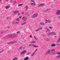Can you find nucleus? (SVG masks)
<instances>
[{
	"mask_svg": "<svg viewBox=\"0 0 60 60\" xmlns=\"http://www.w3.org/2000/svg\"><path fill=\"white\" fill-rule=\"evenodd\" d=\"M50 30H49V29H47V30L46 31V32H48V31H50Z\"/></svg>",
	"mask_w": 60,
	"mask_h": 60,
	"instance_id": "obj_25",
	"label": "nucleus"
},
{
	"mask_svg": "<svg viewBox=\"0 0 60 60\" xmlns=\"http://www.w3.org/2000/svg\"><path fill=\"white\" fill-rule=\"evenodd\" d=\"M16 42V41H14L13 42H11L10 43H8V44H13V43H15V42Z\"/></svg>",
	"mask_w": 60,
	"mask_h": 60,
	"instance_id": "obj_7",
	"label": "nucleus"
},
{
	"mask_svg": "<svg viewBox=\"0 0 60 60\" xmlns=\"http://www.w3.org/2000/svg\"><path fill=\"white\" fill-rule=\"evenodd\" d=\"M9 7H9V6H6L5 7V8H6L7 9L9 8Z\"/></svg>",
	"mask_w": 60,
	"mask_h": 60,
	"instance_id": "obj_23",
	"label": "nucleus"
},
{
	"mask_svg": "<svg viewBox=\"0 0 60 60\" xmlns=\"http://www.w3.org/2000/svg\"><path fill=\"white\" fill-rule=\"evenodd\" d=\"M34 46V45H31V44L29 45V46Z\"/></svg>",
	"mask_w": 60,
	"mask_h": 60,
	"instance_id": "obj_37",
	"label": "nucleus"
},
{
	"mask_svg": "<svg viewBox=\"0 0 60 60\" xmlns=\"http://www.w3.org/2000/svg\"><path fill=\"white\" fill-rule=\"evenodd\" d=\"M24 48H25L24 47V48H23V49H24Z\"/></svg>",
	"mask_w": 60,
	"mask_h": 60,
	"instance_id": "obj_55",
	"label": "nucleus"
},
{
	"mask_svg": "<svg viewBox=\"0 0 60 60\" xmlns=\"http://www.w3.org/2000/svg\"><path fill=\"white\" fill-rule=\"evenodd\" d=\"M19 11L17 10L15 11L14 12V13L15 14H15H17V13H18V12H19Z\"/></svg>",
	"mask_w": 60,
	"mask_h": 60,
	"instance_id": "obj_10",
	"label": "nucleus"
},
{
	"mask_svg": "<svg viewBox=\"0 0 60 60\" xmlns=\"http://www.w3.org/2000/svg\"><path fill=\"white\" fill-rule=\"evenodd\" d=\"M29 59V58L28 57H25L24 59V60H27Z\"/></svg>",
	"mask_w": 60,
	"mask_h": 60,
	"instance_id": "obj_12",
	"label": "nucleus"
},
{
	"mask_svg": "<svg viewBox=\"0 0 60 60\" xmlns=\"http://www.w3.org/2000/svg\"><path fill=\"white\" fill-rule=\"evenodd\" d=\"M30 2H32V3L33 2V3L35 2H34V0H31V1Z\"/></svg>",
	"mask_w": 60,
	"mask_h": 60,
	"instance_id": "obj_24",
	"label": "nucleus"
},
{
	"mask_svg": "<svg viewBox=\"0 0 60 60\" xmlns=\"http://www.w3.org/2000/svg\"><path fill=\"white\" fill-rule=\"evenodd\" d=\"M58 19H60V16H59L58 17Z\"/></svg>",
	"mask_w": 60,
	"mask_h": 60,
	"instance_id": "obj_36",
	"label": "nucleus"
},
{
	"mask_svg": "<svg viewBox=\"0 0 60 60\" xmlns=\"http://www.w3.org/2000/svg\"><path fill=\"white\" fill-rule=\"evenodd\" d=\"M21 14L19 12L18 13V15H20Z\"/></svg>",
	"mask_w": 60,
	"mask_h": 60,
	"instance_id": "obj_30",
	"label": "nucleus"
},
{
	"mask_svg": "<svg viewBox=\"0 0 60 60\" xmlns=\"http://www.w3.org/2000/svg\"><path fill=\"white\" fill-rule=\"evenodd\" d=\"M59 37H60V38H60V36H59Z\"/></svg>",
	"mask_w": 60,
	"mask_h": 60,
	"instance_id": "obj_52",
	"label": "nucleus"
},
{
	"mask_svg": "<svg viewBox=\"0 0 60 60\" xmlns=\"http://www.w3.org/2000/svg\"><path fill=\"white\" fill-rule=\"evenodd\" d=\"M45 5L44 4H41L39 5H38V7H40V6H45Z\"/></svg>",
	"mask_w": 60,
	"mask_h": 60,
	"instance_id": "obj_8",
	"label": "nucleus"
},
{
	"mask_svg": "<svg viewBox=\"0 0 60 60\" xmlns=\"http://www.w3.org/2000/svg\"><path fill=\"white\" fill-rule=\"evenodd\" d=\"M56 35V33L55 32H50L47 34V35Z\"/></svg>",
	"mask_w": 60,
	"mask_h": 60,
	"instance_id": "obj_2",
	"label": "nucleus"
},
{
	"mask_svg": "<svg viewBox=\"0 0 60 60\" xmlns=\"http://www.w3.org/2000/svg\"><path fill=\"white\" fill-rule=\"evenodd\" d=\"M12 24H14V22H12Z\"/></svg>",
	"mask_w": 60,
	"mask_h": 60,
	"instance_id": "obj_39",
	"label": "nucleus"
},
{
	"mask_svg": "<svg viewBox=\"0 0 60 60\" xmlns=\"http://www.w3.org/2000/svg\"><path fill=\"white\" fill-rule=\"evenodd\" d=\"M56 57V58H60V55L57 56Z\"/></svg>",
	"mask_w": 60,
	"mask_h": 60,
	"instance_id": "obj_15",
	"label": "nucleus"
},
{
	"mask_svg": "<svg viewBox=\"0 0 60 60\" xmlns=\"http://www.w3.org/2000/svg\"><path fill=\"white\" fill-rule=\"evenodd\" d=\"M19 19H21V18H22V16H20L19 17Z\"/></svg>",
	"mask_w": 60,
	"mask_h": 60,
	"instance_id": "obj_31",
	"label": "nucleus"
},
{
	"mask_svg": "<svg viewBox=\"0 0 60 60\" xmlns=\"http://www.w3.org/2000/svg\"><path fill=\"white\" fill-rule=\"evenodd\" d=\"M21 14H25V13L24 12H22L21 13Z\"/></svg>",
	"mask_w": 60,
	"mask_h": 60,
	"instance_id": "obj_32",
	"label": "nucleus"
},
{
	"mask_svg": "<svg viewBox=\"0 0 60 60\" xmlns=\"http://www.w3.org/2000/svg\"><path fill=\"white\" fill-rule=\"evenodd\" d=\"M25 8L26 9V10H25V11H26L27 10L28 8V6H26Z\"/></svg>",
	"mask_w": 60,
	"mask_h": 60,
	"instance_id": "obj_13",
	"label": "nucleus"
},
{
	"mask_svg": "<svg viewBox=\"0 0 60 60\" xmlns=\"http://www.w3.org/2000/svg\"><path fill=\"white\" fill-rule=\"evenodd\" d=\"M30 38H32V36L31 35L30 36Z\"/></svg>",
	"mask_w": 60,
	"mask_h": 60,
	"instance_id": "obj_48",
	"label": "nucleus"
},
{
	"mask_svg": "<svg viewBox=\"0 0 60 60\" xmlns=\"http://www.w3.org/2000/svg\"><path fill=\"white\" fill-rule=\"evenodd\" d=\"M57 54L58 55H60V52H57Z\"/></svg>",
	"mask_w": 60,
	"mask_h": 60,
	"instance_id": "obj_28",
	"label": "nucleus"
},
{
	"mask_svg": "<svg viewBox=\"0 0 60 60\" xmlns=\"http://www.w3.org/2000/svg\"><path fill=\"white\" fill-rule=\"evenodd\" d=\"M56 46V45L55 44H52L51 45V47H55V46Z\"/></svg>",
	"mask_w": 60,
	"mask_h": 60,
	"instance_id": "obj_18",
	"label": "nucleus"
},
{
	"mask_svg": "<svg viewBox=\"0 0 60 60\" xmlns=\"http://www.w3.org/2000/svg\"><path fill=\"white\" fill-rule=\"evenodd\" d=\"M42 36H45V35H44V34H42Z\"/></svg>",
	"mask_w": 60,
	"mask_h": 60,
	"instance_id": "obj_44",
	"label": "nucleus"
},
{
	"mask_svg": "<svg viewBox=\"0 0 60 60\" xmlns=\"http://www.w3.org/2000/svg\"><path fill=\"white\" fill-rule=\"evenodd\" d=\"M20 31H18L17 32V33L18 34L19 33H20Z\"/></svg>",
	"mask_w": 60,
	"mask_h": 60,
	"instance_id": "obj_42",
	"label": "nucleus"
},
{
	"mask_svg": "<svg viewBox=\"0 0 60 60\" xmlns=\"http://www.w3.org/2000/svg\"><path fill=\"white\" fill-rule=\"evenodd\" d=\"M35 4V2H34V3H32L31 4V5H34Z\"/></svg>",
	"mask_w": 60,
	"mask_h": 60,
	"instance_id": "obj_22",
	"label": "nucleus"
},
{
	"mask_svg": "<svg viewBox=\"0 0 60 60\" xmlns=\"http://www.w3.org/2000/svg\"><path fill=\"white\" fill-rule=\"evenodd\" d=\"M59 45H60V44Z\"/></svg>",
	"mask_w": 60,
	"mask_h": 60,
	"instance_id": "obj_58",
	"label": "nucleus"
},
{
	"mask_svg": "<svg viewBox=\"0 0 60 60\" xmlns=\"http://www.w3.org/2000/svg\"><path fill=\"white\" fill-rule=\"evenodd\" d=\"M56 15H59L60 14V10H58L56 12Z\"/></svg>",
	"mask_w": 60,
	"mask_h": 60,
	"instance_id": "obj_4",
	"label": "nucleus"
},
{
	"mask_svg": "<svg viewBox=\"0 0 60 60\" xmlns=\"http://www.w3.org/2000/svg\"><path fill=\"white\" fill-rule=\"evenodd\" d=\"M8 0H6V1H7V2H8Z\"/></svg>",
	"mask_w": 60,
	"mask_h": 60,
	"instance_id": "obj_51",
	"label": "nucleus"
},
{
	"mask_svg": "<svg viewBox=\"0 0 60 60\" xmlns=\"http://www.w3.org/2000/svg\"><path fill=\"white\" fill-rule=\"evenodd\" d=\"M53 28L51 27H49V28Z\"/></svg>",
	"mask_w": 60,
	"mask_h": 60,
	"instance_id": "obj_47",
	"label": "nucleus"
},
{
	"mask_svg": "<svg viewBox=\"0 0 60 60\" xmlns=\"http://www.w3.org/2000/svg\"><path fill=\"white\" fill-rule=\"evenodd\" d=\"M11 3H14V1H12V0H11Z\"/></svg>",
	"mask_w": 60,
	"mask_h": 60,
	"instance_id": "obj_33",
	"label": "nucleus"
},
{
	"mask_svg": "<svg viewBox=\"0 0 60 60\" xmlns=\"http://www.w3.org/2000/svg\"><path fill=\"white\" fill-rule=\"evenodd\" d=\"M34 47H35V48H36L37 47H38V46L36 45H34Z\"/></svg>",
	"mask_w": 60,
	"mask_h": 60,
	"instance_id": "obj_26",
	"label": "nucleus"
},
{
	"mask_svg": "<svg viewBox=\"0 0 60 60\" xmlns=\"http://www.w3.org/2000/svg\"><path fill=\"white\" fill-rule=\"evenodd\" d=\"M45 24L43 22H41L40 23V24L41 25H43V26H44L45 25Z\"/></svg>",
	"mask_w": 60,
	"mask_h": 60,
	"instance_id": "obj_11",
	"label": "nucleus"
},
{
	"mask_svg": "<svg viewBox=\"0 0 60 60\" xmlns=\"http://www.w3.org/2000/svg\"><path fill=\"white\" fill-rule=\"evenodd\" d=\"M49 9H47L46 10L47 11H49Z\"/></svg>",
	"mask_w": 60,
	"mask_h": 60,
	"instance_id": "obj_49",
	"label": "nucleus"
},
{
	"mask_svg": "<svg viewBox=\"0 0 60 60\" xmlns=\"http://www.w3.org/2000/svg\"><path fill=\"white\" fill-rule=\"evenodd\" d=\"M4 51V50H1V51L0 52V53H2V51Z\"/></svg>",
	"mask_w": 60,
	"mask_h": 60,
	"instance_id": "obj_35",
	"label": "nucleus"
},
{
	"mask_svg": "<svg viewBox=\"0 0 60 60\" xmlns=\"http://www.w3.org/2000/svg\"><path fill=\"white\" fill-rule=\"evenodd\" d=\"M57 54V52L56 51H55L54 52L52 53V55H54L55 54Z\"/></svg>",
	"mask_w": 60,
	"mask_h": 60,
	"instance_id": "obj_16",
	"label": "nucleus"
},
{
	"mask_svg": "<svg viewBox=\"0 0 60 60\" xmlns=\"http://www.w3.org/2000/svg\"><path fill=\"white\" fill-rule=\"evenodd\" d=\"M34 39H36V37H35V36H34Z\"/></svg>",
	"mask_w": 60,
	"mask_h": 60,
	"instance_id": "obj_45",
	"label": "nucleus"
},
{
	"mask_svg": "<svg viewBox=\"0 0 60 60\" xmlns=\"http://www.w3.org/2000/svg\"><path fill=\"white\" fill-rule=\"evenodd\" d=\"M22 19L23 20H26V17L25 16H23L22 18Z\"/></svg>",
	"mask_w": 60,
	"mask_h": 60,
	"instance_id": "obj_9",
	"label": "nucleus"
},
{
	"mask_svg": "<svg viewBox=\"0 0 60 60\" xmlns=\"http://www.w3.org/2000/svg\"><path fill=\"white\" fill-rule=\"evenodd\" d=\"M40 29V30L42 29V27H40V29Z\"/></svg>",
	"mask_w": 60,
	"mask_h": 60,
	"instance_id": "obj_41",
	"label": "nucleus"
},
{
	"mask_svg": "<svg viewBox=\"0 0 60 60\" xmlns=\"http://www.w3.org/2000/svg\"><path fill=\"white\" fill-rule=\"evenodd\" d=\"M26 50H24L22 51V52H21V54H24V53H26Z\"/></svg>",
	"mask_w": 60,
	"mask_h": 60,
	"instance_id": "obj_6",
	"label": "nucleus"
},
{
	"mask_svg": "<svg viewBox=\"0 0 60 60\" xmlns=\"http://www.w3.org/2000/svg\"><path fill=\"white\" fill-rule=\"evenodd\" d=\"M60 40V38H59L58 39V42H59Z\"/></svg>",
	"mask_w": 60,
	"mask_h": 60,
	"instance_id": "obj_27",
	"label": "nucleus"
},
{
	"mask_svg": "<svg viewBox=\"0 0 60 60\" xmlns=\"http://www.w3.org/2000/svg\"><path fill=\"white\" fill-rule=\"evenodd\" d=\"M33 55H33L32 54V55H31V56H33Z\"/></svg>",
	"mask_w": 60,
	"mask_h": 60,
	"instance_id": "obj_50",
	"label": "nucleus"
},
{
	"mask_svg": "<svg viewBox=\"0 0 60 60\" xmlns=\"http://www.w3.org/2000/svg\"><path fill=\"white\" fill-rule=\"evenodd\" d=\"M22 5H23V4H18V6H19V7L21 6H22Z\"/></svg>",
	"mask_w": 60,
	"mask_h": 60,
	"instance_id": "obj_19",
	"label": "nucleus"
},
{
	"mask_svg": "<svg viewBox=\"0 0 60 60\" xmlns=\"http://www.w3.org/2000/svg\"><path fill=\"white\" fill-rule=\"evenodd\" d=\"M13 5H15V4H13Z\"/></svg>",
	"mask_w": 60,
	"mask_h": 60,
	"instance_id": "obj_53",
	"label": "nucleus"
},
{
	"mask_svg": "<svg viewBox=\"0 0 60 60\" xmlns=\"http://www.w3.org/2000/svg\"><path fill=\"white\" fill-rule=\"evenodd\" d=\"M14 2H15V4H17V2H16V1H15Z\"/></svg>",
	"mask_w": 60,
	"mask_h": 60,
	"instance_id": "obj_40",
	"label": "nucleus"
},
{
	"mask_svg": "<svg viewBox=\"0 0 60 60\" xmlns=\"http://www.w3.org/2000/svg\"><path fill=\"white\" fill-rule=\"evenodd\" d=\"M54 0V1H56V0Z\"/></svg>",
	"mask_w": 60,
	"mask_h": 60,
	"instance_id": "obj_54",
	"label": "nucleus"
},
{
	"mask_svg": "<svg viewBox=\"0 0 60 60\" xmlns=\"http://www.w3.org/2000/svg\"><path fill=\"white\" fill-rule=\"evenodd\" d=\"M55 37H56V36H55Z\"/></svg>",
	"mask_w": 60,
	"mask_h": 60,
	"instance_id": "obj_56",
	"label": "nucleus"
},
{
	"mask_svg": "<svg viewBox=\"0 0 60 60\" xmlns=\"http://www.w3.org/2000/svg\"><path fill=\"white\" fill-rule=\"evenodd\" d=\"M16 20H17V21H19V18H17Z\"/></svg>",
	"mask_w": 60,
	"mask_h": 60,
	"instance_id": "obj_21",
	"label": "nucleus"
},
{
	"mask_svg": "<svg viewBox=\"0 0 60 60\" xmlns=\"http://www.w3.org/2000/svg\"><path fill=\"white\" fill-rule=\"evenodd\" d=\"M18 23H19V22H16L15 23V24H18Z\"/></svg>",
	"mask_w": 60,
	"mask_h": 60,
	"instance_id": "obj_34",
	"label": "nucleus"
},
{
	"mask_svg": "<svg viewBox=\"0 0 60 60\" xmlns=\"http://www.w3.org/2000/svg\"><path fill=\"white\" fill-rule=\"evenodd\" d=\"M46 29V28H45V29Z\"/></svg>",
	"mask_w": 60,
	"mask_h": 60,
	"instance_id": "obj_57",
	"label": "nucleus"
},
{
	"mask_svg": "<svg viewBox=\"0 0 60 60\" xmlns=\"http://www.w3.org/2000/svg\"><path fill=\"white\" fill-rule=\"evenodd\" d=\"M35 52L33 53L32 54H33V55H34Z\"/></svg>",
	"mask_w": 60,
	"mask_h": 60,
	"instance_id": "obj_46",
	"label": "nucleus"
},
{
	"mask_svg": "<svg viewBox=\"0 0 60 60\" xmlns=\"http://www.w3.org/2000/svg\"><path fill=\"white\" fill-rule=\"evenodd\" d=\"M38 14L37 13L35 14L32 15V18H36V17H37V16H38Z\"/></svg>",
	"mask_w": 60,
	"mask_h": 60,
	"instance_id": "obj_3",
	"label": "nucleus"
},
{
	"mask_svg": "<svg viewBox=\"0 0 60 60\" xmlns=\"http://www.w3.org/2000/svg\"><path fill=\"white\" fill-rule=\"evenodd\" d=\"M37 50H38V49H36L35 51V52H36V51H37Z\"/></svg>",
	"mask_w": 60,
	"mask_h": 60,
	"instance_id": "obj_38",
	"label": "nucleus"
},
{
	"mask_svg": "<svg viewBox=\"0 0 60 60\" xmlns=\"http://www.w3.org/2000/svg\"><path fill=\"white\" fill-rule=\"evenodd\" d=\"M18 59V58L17 57H15L13 59V60H17Z\"/></svg>",
	"mask_w": 60,
	"mask_h": 60,
	"instance_id": "obj_17",
	"label": "nucleus"
},
{
	"mask_svg": "<svg viewBox=\"0 0 60 60\" xmlns=\"http://www.w3.org/2000/svg\"><path fill=\"white\" fill-rule=\"evenodd\" d=\"M45 21L46 22H45V24H46V23H47L48 22V23H50V22H51V21H50L49 20H48L46 19L45 20Z\"/></svg>",
	"mask_w": 60,
	"mask_h": 60,
	"instance_id": "obj_5",
	"label": "nucleus"
},
{
	"mask_svg": "<svg viewBox=\"0 0 60 60\" xmlns=\"http://www.w3.org/2000/svg\"><path fill=\"white\" fill-rule=\"evenodd\" d=\"M36 42L35 41H33L31 42L30 43L32 44V43H35Z\"/></svg>",
	"mask_w": 60,
	"mask_h": 60,
	"instance_id": "obj_14",
	"label": "nucleus"
},
{
	"mask_svg": "<svg viewBox=\"0 0 60 60\" xmlns=\"http://www.w3.org/2000/svg\"><path fill=\"white\" fill-rule=\"evenodd\" d=\"M39 30H40V29H37L36 30V32H38V31H39Z\"/></svg>",
	"mask_w": 60,
	"mask_h": 60,
	"instance_id": "obj_29",
	"label": "nucleus"
},
{
	"mask_svg": "<svg viewBox=\"0 0 60 60\" xmlns=\"http://www.w3.org/2000/svg\"><path fill=\"white\" fill-rule=\"evenodd\" d=\"M26 54L28 55H29V53H26Z\"/></svg>",
	"mask_w": 60,
	"mask_h": 60,
	"instance_id": "obj_43",
	"label": "nucleus"
},
{
	"mask_svg": "<svg viewBox=\"0 0 60 60\" xmlns=\"http://www.w3.org/2000/svg\"><path fill=\"white\" fill-rule=\"evenodd\" d=\"M55 51V49H51V50H48L46 52V54H49V53H50V52L51 51L52 52H53V51Z\"/></svg>",
	"mask_w": 60,
	"mask_h": 60,
	"instance_id": "obj_1",
	"label": "nucleus"
},
{
	"mask_svg": "<svg viewBox=\"0 0 60 60\" xmlns=\"http://www.w3.org/2000/svg\"><path fill=\"white\" fill-rule=\"evenodd\" d=\"M26 24V22H24V23H22L21 24V25L22 26H23V25H25Z\"/></svg>",
	"mask_w": 60,
	"mask_h": 60,
	"instance_id": "obj_20",
	"label": "nucleus"
}]
</instances>
